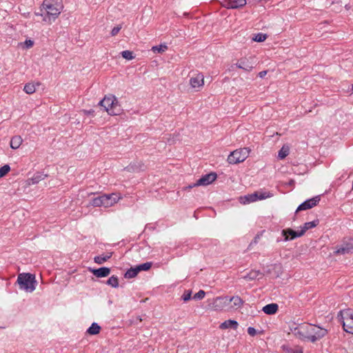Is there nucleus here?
Instances as JSON below:
<instances>
[{"label": "nucleus", "mask_w": 353, "mask_h": 353, "mask_svg": "<svg viewBox=\"0 0 353 353\" xmlns=\"http://www.w3.org/2000/svg\"><path fill=\"white\" fill-rule=\"evenodd\" d=\"M293 334L301 340L314 343L324 337L327 334V330L316 325L303 323L294 329Z\"/></svg>", "instance_id": "1"}, {"label": "nucleus", "mask_w": 353, "mask_h": 353, "mask_svg": "<svg viewBox=\"0 0 353 353\" xmlns=\"http://www.w3.org/2000/svg\"><path fill=\"white\" fill-rule=\"evenodd\" d=\"M63 9L61 3L54 0H45L42 4V10L46 12L43 20L48 23H52L60 14Z\"/></svg>", "instance_id": "2"}, {"label": "nucleus", "mask_w": 353, "mask_h": 353, "mask_svg": "<svg viewBox=\"0 0 353 353\" xmlns=\"http://www.w3.org/2000/svg\"><path fill=\"white\" fill-rule=\"evenodd\" d=\"M17 283L19 288L27 292H32L36 288L35 275L30 273H21L18 275Z\"/></svg>", "instance_id": "3"}, {"label": "nucleus", "mask_w": 353, "mask_h": 353, "mask_svg": "<svg viewBox=\"0 0 353 353\" xmlns=\"http://www.w3.org/2000/svg\"><path fill=\"white\" fill-rule=\"evenodd\" d=\"M319 221L307 222L304 223L300 231H294L290 228L283 230L282 235L284 236V241H288L302 236L307 230L316 227Z\"/></svg>", "instance_id": "4"}, {"label": "nucleus", "mask_w": 353, "mask_h": 353, "mask_svg": "<svg viewBox=\"0 0 353 353\" xmlns=\"http://www.w3.org/2000/svg\"><path fill=\"white\" fill-rule=\"evenodd\" d=\"M100 105L103 106L110 115H117L119 114L118 101L113 95L105 96L100 101Z\"/></svg>", "instance_id": "5"}, {"label": "nucleus", "mask_w": 353, "mask_h": 353, "mask_svg": "<svg viewBox=\"0 0 353 353\" xmlns=\"http://www.w3.org/2000/svg\"><path fill=\"white\" fill-rule=\"evenodd\" d=\"M250 150L248 148H240L232 152L228 157V162L236 164L244 161L249 155Z\"/></svg>", "instance_id": "6"}, {"label": "nucleus", "mask_w": 353, "mask_h": 353, "mask_svg": "<svg viewBox=\"0 0 353 353\" xmlns=\"http://www.w3.org/2000/svg\"><path fill=\"white\" fill-rule=\"evenodd\" d=\"M211 308L214 311L226 310L228 307V296H217L212 300Z\"/></svg>", "instance_id": "7"}, {"label": "nucleus", "mask_w": 353, "mask_h": 353, "mask_svg": "<svg viewBox=\"0 0 353 353\" xmlns=\"http://www.w3.org/2000/svg\"><path fill=\"white\" fill-rule=\"evenodd\" d=\"M228 307L227 311L236 310L241 308L243 304V301L239 296H234L232 297L228 296Z\"/></svg>", "instance_id": "8"}, {"label": "nucleus", "mask_w": 353, "mask_h": 353, "mask_svg": "<svg viewBox=\"0 0 353 353\" xmlns=\"http://www.w3.org/2000/svg\"><path fill=\"white\" fill-rule=\"evenodd\" d=\"M216 179V174L215 173L207 174L201 176L196 183H193V186H205L212 183Z\"/></svg>", "instance_id": "9"}, {"label": "nucleus", "mask_w": 353, "mask_h": 353, "mask_svg": "<svg viewBox=\"0 0 353 353\" xmlns=\"http://www.w3.org/2000/svg\"><path fill=\"white\" fill-rule=\"evenodd\" d=\"M103 196L105 208L113 206L122 199V196L119 193H112L109 194H103Z\"/></svg>", "instance_id": "10"}, {"label": "nucleus", "mask_w": 353, "mask_h": 353, "mask_svg": "<svg viewBox=\"0 0 353 353\" xmlns=\"http://www.w3.org/2000/svg\"><path fill=\"white\" fill-rule=\"evenodd\" d=\"M319 201H320L319 196H316L315 197L305 201V202H303V203H301L297 208L296 212H297L301 210H305L307 209H310V208H313L314 206H316L317 205V203L319 202Z\"/></svg>", "instance_id": "11"}, {"label": "nucleus", "mask_w": 353, "mask_h": 353, "mask_svg": "<svg viewBox=\"0 0 353 353\" xmlns=\"http://www.w3.org/2000/svg\"><path fill=\"white\" fill-rule=\"evenodd\" d=\"M236 67H238L240 69H242L246 72H250L254 68V63L252 61V60L247 59V58H243L237 61L236 63Z\"/></svg>", "instance_id": "12"}, {"label": "nucleus", "mask_w": 353, "mask_h": 353, "mask_svg": "<svg viewBox=\"0 0 353 353\" xmlns=\"http://www.w3.org/2000/svg\"><path fill=\"white\" fill-rule=\"evenodd\" d=\"M190 83L193 88H199L204 85V77L202 74H197L196 76L190 78Z\"/></svg>", "instance_id": "13"}, {"label": "nucleus", "mask_w": 353, "mask_h": 353, "mask_svg": "<svg viewBox=\"0 0 353 353\" xmlns=\"http://www.w3.org/2000/svg\"><path fill=\"white\" fill-rule=\"evenodd\" d=\"M90 271L95 276L98 278L108 276L110 273V269L107 267H103L99 269H92Z\"/></svg>", "instance_id": "14"}, {"label": "nucleus", "mask_w": 353, "mask_h": 353, "mask_svg": "<svg viewBox=\"0 0 353 353\" xmlns=\"http://www.w3.org/2000/svg\"><path fill=\"white\" fill-rule=\"evenodd\" d=\"M257 194L255 192L247 194L239 198V201L241 204L246 205L252 202L258 201Z\"/></svg>", "instance_id": "15"}, {"label": "nucleus", "mask_w": 353, "mask_h": 353, "mask_svg": "<svg viewBox=\"0 0 353 353\" xmlns=\"http://www.w3.org/2000/svg\"><path fill=\"white\" fill-rule=\"evenodd\" d=\"M338 317L340 318L341 322L346 321L347 319H353V310L347 308L345 310H341L338 314Z\"/></svg>", "instance_id": "16"}, {"label": "nucleus", "mask_w": 353, "mask_h": 353, "mask_svg": "<svg viewBox=\"0 0 353 353\" xmlns=\"http://www.w3.org/2000/svg\"><path fill=\"white\" fill-rule=\"evenodd\" d=\"M245 4L246 0H228L226 2V6L231 9L239 8Z\"/></svg>", "instance_id": "17"}, {"label": "nucleus", "mask_w": 353, "mask_h": 353, "mask_svg": "<svg viewBox=\"0 0 353 353\" xmlns=\"http://www.w3.org/2000/svg\"><path fill=\"white\" fill-rule=\"evenodd\" d=\"M263 276V273L259 270H251L250 272L243 276V279L246 281H253L258 278H261Z\"/></svg>", "instance_id": "18"}, {"label": "nucleus", "mask_w": 353, "mask_h": 353, "mask_svg": "<svg viewBox=\"0 0 353 353\" xmlns=\"http://www.w3.org/2000/svg\"><path fill=\"white\" fill-rule=\"evenodd\" d=\"M262 310L267 314H274L278 310V305L276 303L268 304L263 307Z\"/></svg>", "instance_id": "19"}, {"label": "nucleus", "mask_w": 353, "mask_h": 353, "mask_svg": "<svg viewBox=\"0 0 353 353\" xmlns=\"http://www.w3.org/2000/svg\"><path fill=\"white\" fill-rule=\"evenodd\" d=\"M22 142L23 139L20 136H14L10 140V145L11 148L16 150L21 146Z\"/></svg>", "instance_id": "20"}, {"label": "nucleus", "mask_w": 353, "mask_h": 353, "mask_svg": "<svg viewBox=\"0 0 353 353\" xmlns=\"http://www.w3.org/2000/svg\"><path fill=\"white\" fill-rule=\"evenodd\" d=\"M238 322L234 320H228L222 323L220 325L221 329L234 328L236 329L238 327Z\"/></svg>", "instance_id": "21"}, {"label": "nucleus", "mask_w": 353, "mask_h": 353, "mask_svg": "<svg viewBox=\"0 0 353 353\" xmlns=\"http://www.w3.org/2000/svg\"><path fill=\"white\" fill-rule=\"evenodd\" d=\"M103 198H104L103 194L101 196H99L98 197L94 198L91 201L90 205L94 207H104V208H105V204Z\"/></svg>", "instance_id": "22"}, {"label": "nucleus", "mask_w": 353, "mask_h": 353, "mask_svg": "<svg viewBox=\"0 0 353 353\" xmlns=\"http://www.w3.org/2000/svg\"><path fill=\"white\" fill-rule=\"evenodd\" d=\"M46 176V175H44L41 173H37V174L34 175L33 177L28 180V184L32 185L38 183L39 181L43 180Z\"/></svg>", "instance_id": "23"}, {"label": "nucleus", "mask_w": 353, "mask_h": 353, "mask_svg": "<svg viewBox=\"0 0 353 353\" xmlns=\"http://www.w3.org/2000/svg\"><path fill=\"white\" fill-rule=\"evenodd\" d=\"M289 152L290 147L288 145H284L279 151L278 158L279 159H283L289 154Z\"/></svg>", "instance_id": "24"}, {"label": "nucleus", "mask_w": 353, "mask_h": 353, "mask_svg": "<svg viewBox=\"0 0 353 353\" xmlns=\"http://www.w3.org/2000/svg\"><path fill=\"white\" fill-rule=\"evenodd\" d=\"M343 323V327L344 330L346 332L353 334V319L352 320H348L342 322Z\"/></svg>", "instance_id": "25"}, {"label": "nucleus", "mask_w": 353, "mask_h": 353, "mask_svg": "<svg viewBox=\"0 0 353 353\" xmlns=\"http://www.w3.org/2000/svg\"><path fill=\"white\" fill-rule=\"evenodd\" d=\"M34 44V41L29 39H26L24 42L19 43V47L23 50H28V49L32 48L33 47Z\"/></svg>", "instance_id": "26"}, {"label": "nucleus", "mask_w": 353, "mask_h": 353, "mask_svg": "<svg viewBox=\"0 0 353 353\" xmlns=\"http://www.w3.org/2000/svg\"><path fill=\"white\" fill-rule=\"evenodd\" d=\"M101 330V327L97 323H93L91 326L87 330V332L89 334L94 335L99 333Z\"/></svg>", "instance_id": "27"}, {"label": "nucleus", "mask_w": 353, "mask_h": 353, "mask_svg": "<svg viewBox=\"0 0 353 353\" xmlns=\"http://www.w3.org/2000/svg\"><path fill=\"white\" fill-rule=\"evenodd\" d=\"M139 272V270H137V266L131 268L125 272V277L127 279L134 278Z\"/></svg>", "instance_id": "28"}, {"label": "nucleus", "mask_w": 353, "mask_h": 353, "mask_svg": "<svg viewBox=\"0 0 353 353\" xmlns=\"http://www.w3.org/2000/svg\"><path fill=\"white\" fill-rule=\"evenodd\" d=\"M353 250V247L351 245H346L345 246L339 248L336 251V254H345L350 253Z\"/></svg>", "instance_id": "29"}, {"label": "nucleus", "mask_w": 353, "mask_h": 353, "mask_svg": "<svg viewBox=\"0 0 353 353\" xmlns=\"http://www.w3.org/2000/svg\"><path fill=\"white\" fill-rule=\"evenodd\" d=\"M168 49V46L165 44H161L159 46H155L152 48V50L154 53H163Z\"/></svg>", "instance_id": "30"}, {"label": "nucleus", "mask_w": 353, "mask_h": 353, "mask_svg": "<svg viewBox=\"0 0 353 353\" xmlns=\"http://www.w3.org/2000/svg\"><path fill=\"white\" fill-rule=\"evenodd\" d=\"M111 257V254H107L105 256L100 255L94 257V261L95 263L98 264H102L106 261H108Z\"/></svg>", "instance_id": "31"}, {"label": "nucleus", "mask_w": 353, "mask_h": 353, "mask_svg": "<svg viewBox=\"0 0 353 353\" xmlns=\"http://www.w3.org/2000/svg\"><path fill=\"white\" fill-rule=\"evenodd\" d=\"M106 283L108 285H110L113 288H118L119 287V280L117 276L113 275L110 276L108 280L107 281Z\"/></svg>", "instance_id": "32"}, {"label": "nucleus", "mask_w": 353, "mask_h": 353, "mask_svg": "<svg viewBox=\"0 0 353 353\" xmlns=\"http://www.w3.org/2000/svg\"><path fill=\"white\" fill-rule=\"evenodd\" d=\"M152 262H146L145 263L140 264L137 265V270L141 271H147L149 270L152 267Z\"/></svg>", "instance_id": "33"}, {"label": "nucleus", "mask_w": 353, "mask_h": 353, "mask_svg": "<svg viewBox=\"0 0 353 353\" xmlns=\"http://www.w3.org/2000/svg\"><path fill=\"white\" fill-rule=\"evenodd\" d=\"M256 193L257 194V197H258V200H263V199H268V198H270L273 196L272 194L270 193V192H256Z\"/></svg>", "instance_id": "34"}, {"label": "nucleus", "mask_w": 353, "mask_h": 353, "mask_svg": "<svg viewBox=\"0 0 353 353\" xmlns=\"http://www.w3.org/2000/svg\"><path fill=\"white\" fill-rule=\"evenodd\" d=\"M121 56L126 60H132L134 58L133 56V52L130 50H124L121 52Z\"/></svg>", "instance_id": "35"}, {"label": "nucleus", "mask_w": 353, "mask_h": 353, "mask_svg": "<svg viewBox=\"0 0 353 353\" xmlns=\"http://www.w3.org/2000/svg\"><path fill=\"white\" fill-rule=\"evenodd\" d=\"M10 171V167L6 164L0 168V178L6 176Z\"/></svg>", "instance_id": "36"}, {"label": "nucleus", "mask_w": 353, "mask_h": 353, "mask_svg": "<svg viewBox=\"0 0 353 353\" xmlns=\"http://www.w3.org/2000/svg\"><path fill=\"white\" fill-rule=\"evenodd\" d=\"M267 38V35L263 33L256 34L254 37H253V41L256 42H262L264 41Z\"/></svg>", "instance_id": "37"}, {"label": "nucleus", "mask_w": 353, "mask_h": 353, "mask_svg": "<svg viewBox=\"0 0 353 353\" xmlns=\"http://www.w3.org/2000/svg\"><path fill=\"white\" fill-rule=\"evenodd\" d=\"M41 85V83L39 82V81H32V82H29V83H27L24 88L25 89H27V88H35L36 87H39Z\"/></svg>", "instance_id": "38"}, {"label": "nucleus", "mask_w": 353, "mask_h": 353, "mask_svg": "<svg viewBox=\"0 0 353 353\" xmlns=\"http://www.w3.org/2000/svg\"><path fill=\"white\" fill-rule=\"evenodd\" d=\"M205 295V292L203 290H199L197 293L194 295V299H203Z\"/></svg>", "instance_id": "39"}, {"label": "nucleus", "mask_w": 353, "mask_h": 353, "mask_svg": "<svg viewBox=\"0 0 353 353\" xmlns=\"http://www.w3.org/2000/svg\"><path fill=\"white\" fill-rule=\"evenodd\" d=\"M288 351L289 353H303V349L301 347H290Z\"/></svg>", "instance_id": "40"}, {"label": "nucleus", "mask_w": 353, "mask_h": 353, "mask_svg": "<svg viewBox=\"0 0 353 353\" xmlns=\"http://www.w3.org/2000/svg\"><path fill=\"white\" fill-rule=\"evenodd\" d=\"M191 294H192V292L191 291H187L185 292L183 295L182 296V299L184 301H189L190 299H191Z\"/></svg>", "instance_id": "41"}, {"label": "nucleus", "mask_w": 353, "mask_h": 353, "mask_svg": "<svg viewBox=\"0 0 353 353\" xmlns=\"http://www.w3.org/2000/svg\"><path fill=\"white\" fill-rule=\"evenodd\" d=\"M121 29V26H117L114 27L111 31V35L112 36L117 35Z\"/></svg>", "instance_id": "42"}, {"label": "nucleus", "mask_w": 353, "mask_h": 353, "mask_svg": "<svg viewBox=\"0 0 353 353\" xmlns=\"http://www.w3.org/2000/svg\"><path fill=\"white\" fill-rule=\"evenodd\" d=\"M248 333L249 335L254 336L256 334V330L252 327H249L248 328Z\"/></svg>", "instance_id": "43"}, {"label": "nucleus", "mask_w": 353, "mask_h": 353, "mask_svg": "<svg viewBox=\"0 0 353 353\" xmlns=\"http://www.w3.org/2000/svg\"><path fill=\"white\" fill-rule=\"evenodd\" d=\"M268 73V71L267 70H263V71H261L260 72L258 75L260 78H263L265 77V76Z\"/></svg>", "instance_id": "44"}, {"label": "nucleus", "mask_w": 353, "mask_h": 353, "mask_svg": "<svg viewBox=\"0 0 353 353\" xmlns=\"http://www.w3.org/2000/svg\"><path fill=\"white\" fill-rule=\"evenodd\" d=\"M83 112L84 114H91L94 112L93 110H83Z\"/></svg>", "instance_id": "45"}, {"label": "nucleus", "mask_w": 353, "mask_h": 353, "mask_svg": "<svg viewBox=\"0 0 353 353\" xmlns=\"http://www.w3.org/2000/svg\"><path fill=\"white\" fill-rule=\"evenodd\" d=\"M35 90H32V89H30V90H26V92L28 94H33Z\"/></svg>", "instance_id": "46"}, {"label": "nucleus", "mask_w": 353, "mask_h": 353, "mask_svg": "<svg viewBox=\"0 0 353 353\" xmlns=\"http://www.w3.org/2000/svg\"><path fill=\"white\" fill-rule=\"evenodd\" d=\"M194 187H195V186H193V183H192V184H191V185H188V186L185 187V189H191V188H194Z\"/></svg>", "instance_id": "47"}, {"label": "nucleus", "mask_w": 353, "mask_h": 353, "mask_svg": "<svg viewBox=\"0 0 353 353\" xmlns=\"http://www.w3.org/2000/svg\"><path fill=\"white\" fill-rule=\"evenodd\" d=\"M294 183V181H290V184H292Z\"/></svg>", "instance_id": "48"}, {"label": "nucleus", "mask_w": 353, "mask_h": 353, "mask_svg": "<svg viewBox=\"0 0 353 353\" xmlns=\"http://www.w3.org/2000/svg\"><path fill=\"white\" fill-rule=\"evenodd\" d=\"M352 88H353V83L352 84Z\"/></svg>", "instance_id": "49"}]
</instances>
